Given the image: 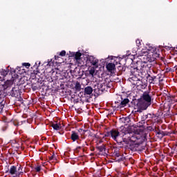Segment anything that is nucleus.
<instances>
[{
	"label": "nucleus",
	"mask_w": 177,
	"mask_h": 177,
	"mask_svg": "<svg viewBox=\"0 0 177 177\" xmlns=\"http://www.w3.org/2000/svg\"><path fill=\"white\" fill-rule=\"evenodd\" d=\"M130 71V73L127 75H129V81L132 84V85H136L140 81V78H142L140 74L143 70L142 68L139 69V66H137L136 68H131Z\"/></svg>",
	"instance_id": "f257e3e1"
},
{
	"label": "nucleus",
	"mask_w": 177,
	"mask_h": 177,
	"mask_svg": "<svg viewBox=\"0 0 177 177\" xmlns=\"http://www.w3.org/2000/svg\"><path fill=\"white\" fill-rule=\"evenodd\" d=\"M148 51L149 53H148L147 55H142L144 63H151L154 62L157 57H160V54L157 53V48L156 47H149Z\"/></svg>",
	"instance_id": "f03ea898"
},
{
	"label": "nucleus",
	"mask_w": 177,
	"mask_h": 177,
	"mask_svg": "<svg viewBox=\"0 0 177 177\" xmlns=\"http://www.w3.org/2000/svg\"><path fill=\"white\" fill-rule=\"evenodd\" d=\"M120 128L122 129V133L127 136V138L126 139H127L129 142H131V143H139V145H142V137H140V136L128 132V129L124 127H121Z\"/></svg>",
	"instance_id": "7ed1b4c3"
},
{
	"label": "nucleus",
	"mask_w": 177,
	"mask_h": 177,
	"mask_svg": "<svg viewBox=\"0 0 177 177\" xmlns=\"http://www.w3.org/2000/svg\"><path fill=\"white\" fill-rule=\"evenodd\" d=\"M111 138L116 142L118 146H120V147H124V144H122V142H125V138H122L121 136V134L120 133V131L115 129H113L111 130Z\"/></svg>",
	"instance_id": "20e7f679"
},
{
	"label": "nucleus",
	"mask_w": 177,
	"mask_h": 177,
	"mask_svg": "<svg viewBox=\"0 0 177 177\" xmlns=\"http://www.w3.org/2000/svg\"><path fill=\"white\" fill-rule=\"evenodd\" d=\"M133 102L134 103V107L137 109L138 113H142L143 110H147V108L149 106H151L150 104L146 102L142 99L135 100H133Z\"/></svg>",
	"instance_id": "39448f33"
},
{
	"label": "nucleus",
	"mask_w": 177,
	"mask_h": 177,
	"mask_svg": "<svg viewBox=\"0 0 177 177\" xmlns=\"http://www.w3.org/2000/svg\"><path fill=\"white\" fill-rule=\"evenodd\" d=\"M5 174H8L11 175V176L20 177V176L23 175L24 172L18 171L17 167L15 165L10 166L7 164L4 167Z\"/></svg>",
	"instance_id": "423d86ee"
},
{
	"label": "nucleus",
	"mask_w": 177,
	"mask_h": 177,
	"mask_svg": "<svg viewBox=\"0 0 177 177\" xmlns=\"http://www.w3.org/2000/svg\"><path fill=\"white\" fill-rule=\"evenodd\" d=\"M125 143V145L123 147L124 148L125 150H128L129 151L131 150V151H137L138 148L140 145L139 143H135V142H131L130 141L128 140V139L125 138V141H122V145H124Z\"/></svg>",
	"instance_id": "0eeeda50"
},
{
	"label": "nucleus",
	"mask_w": 177,
	"mask_h": 177,
	"mask_svg": "<svg viewBox=\"0 0 177 177\" xmlns=\"http://www.w3.org/2000/svg\"><path fill=\"white\" fill-rule=\"evenodd\" d=\"M140 99L151 105L152 95L150 92L145 91Z\"/></svg>",
	"instance_id": "6e6552de"
},
{
	"label": "nucleus",
	"mask_w": 177,
	"mask_h": 177,
	"mask_svg": "<svg viewBox=\"0 0 177 177\" xmlns=\"http://www.w3.org/2000/svg\"><path fill=\"white\" fill-rule=\"evenodd\" d=\"M86 64H91V66H95L97 67V63H99V59H96L95 57L90 55L86 58Z\"/></svg>",
	"instance_id": "1a4fd4ad"
},
{
	"label": "nucleus",
	"mask_w": 177,
	"mask_h": 177,
	"mask_svg": "<svg viewBox=\"0 0 177 177\" xmlns=\"http://www.w3.org/2000/svg\"><path fill=\"white\" fill-rule=\"evenodd\" d=\"M137 89L142 91V89H146L147 88V80H140L136 84Z\"/></svg>",
	"instance_id": "9d476101"
},
{
	"label": "nucleus",
	"mask_w": 177,
	"mask_h": 177,
	"mask_svg": "<svg viewBox=\"0 0 177 177\" xmlns=\"http://www.w3.org/2000/svg\"><path fill=\"white\" fill-rule=\"evenodd\" d=\"M135 67L129 66L127 67L125 66H118L119 71L121 72L122 74H127V75L130 73L132 68H134Z\"/></svg>",
	"instance_id": "9b49d317"
},
{
	"label": "nucleus",
	"mask_w": 177,
	"mask_h": 177,
	"mask_svg": "<svg viewBox=\"0 0 177 177\" xmlns=\"http://www.w3.org/2000/svg\"><path fill=\"white\" fill-rule=\"evenodd\" d=\"M10 95L12 97H20L21 96V91L19 87H13L11 90Z\"/></svg>",
	"instance_id": "f8f14e48"
},
{
	"label": "nucleus",
	"mask_w": 177,
	"mask_h": 177,
	"mask_svg": "<svg viewBox=\"0 0 177 177\" xmlns=\"http://www.w3.org/2000/svg\"><path fill=\"white\" fill-rule=\"evenodd\" d=\"M71 139L73 142H77V140H80V135L78 133L73 131H71Z\"/></svg>",
	"instance_id": "ddd939ff"
},
{
	"label": "nucleus",
	"mask_w": 177,
	"mask_h": 177,
	"mask_svg": "<svg viewBox=\"0 0 177 177\" xmlns=\"http://www.w3.org/2000/svg\"><path fill=\"white\" fill-rule=\"evenodd\" d=\"M12 85H13L12 80H7L3 84V90L9 89V88H12Z\"/></svg>",
	"instance_id": "4468645a"
},
{
	"label": "nucleus",
	"mask_w": 177,
	"mask_h": 177,
	"mask_svg": "<svg viewBox=\"0 0 177 177\" xmlns=\"http://www.w3.org/2000/svg\"><path fill=\"white\" fill-rule=\"evenodd\" d=\"M121 100H119L120 102V107H125L127 104L129 103V99L128 98H124L122 99V97H120Z\"/></svg>",
	"instance_id": "2eb2a0df"
},
{
	"label": "nucleus",
	"mask_w": 177,
	"mask_h": 177,
	"mask_svg": "<svg viewBox=\"0 0 177 177\" xmlns=\"http://www.w3.org/2000/svg\"><path fill=\"white\" fill-rule=\"evenodd\" d=\"M106 69L109 73H111L115 70V64L114 63H109L106 64Z\"/></svg>",
	"instance_id": "dca6fc26"
},
{
	"label": "nucleus",
	"mask_w": 177,
	"mask_h": 177,
	"mask_svg": "<svg viewBox=\"0 0 177 177\" xmlns=\"http://www.w3.org/2000/svg\"><path fill=\"white\" fill-rule=\"evenodd\" d=\"M93 92V88L91 86H88L84 88V95H92Z\"/></svg>",
	"instance_id": "f3484780"
},
{
	"label": "nucleus",
	"mask_w": 177,
	"mask_h": 177,
	"mask_svg": "<svg viewBox=\"0 0 177 177\" xmlns=\"http://www.w3.org/2000/svg\"><path fill=\"white\" fill-rule=\"evenodd\" d=\"M123 147H120V146L118 147H115L114 148V151H113V156L114 157H121V153H120V149H122Z\"/></svg>",
	"instance_id": "a211bd4d"
},
{
	"label": "nucleus",
	"mask_w": 177,
	"mask_h": 177,
	"mask_svg": "<svg viewBox=\"0 0 177 177\" xmlns=\"http://www.w3.org/2000/svg\"><path fill=\"white\" fill-rule=\"evenodd\" d=\"M59 56H61L62 57H63L64 56H66V50H63L60 53H57V55L55 56V60L59 59Z\"/></svg>",
	"instance_id": "6ab92c4d"
},
{
	"label": "nucleus",
	"mask_w": 177,
	"mask_h": 177,
	"mask_svg": "<svg viewBox=\"0 0 177 177\" xmlns=\"http://www.w3.org/2000/svg\"><path fill=\"white\" fill-rule=\"evenodd\" d=\"M61 124H57V123H56V124H55V123H53L52 124H51V127H52V128H53V129H55V131H60V129H61Z\"/></svg>",
	"instance_id": "aec40b11"
},
{
	"label": "nucleus",
	"mask_w": 177,
	"mask_h": 177,
	"mask_svg": "<svg viewBox=\"0 0 177 177\" xmlns=\"http://www.w3.org/2000/svg\"><path fill=\"white\" fill-rule=\"evenodd\" d=\"M114 160L116 162H122L125 161L126 158L124 156H123V155H120V157H115Z\"/></svg>",
	"instance_id": "412c9836"
},
{
	"label": "nucleus",
	"mask_w": 177,
	"mask_h": 177,
	"mask_svg": "<svg viewBox=\"0 0 177 177\" xmlns=\"http://www.w3.org/2000/svg\"><path fill=\"white\" fill-rule=\"evenodd\" d=\"M96 149L100 152L102 153V151H106V145H102L101 146H98L96 147Z\"/></svg>",
	"instance_id": "4be33fe9"
},
{
	"label": "nucleus",
	"mask_w": 177,
	"mask_h": 177,
	"mask_svg": "<svg viewBox=\"0 0 177 177\" xmlns=\"http://www.w3.org/2000/svg\"><path fill=\"white\" fill-rule=\"evenodd\" d=\"M5 101H1L0 102V114H2V112L3 111V107H5Z\"/></svg>",
	"instance_id": "5701e85b"
},
{
	"label": "nucleus",
	"mask_w": 177,
	"mask_h": 177,
	"mask_svg": "<svg viewBox=\"0 0 177 177\" xmlns=\"http://www.w3.org/2000/svg\"><path fill=\"white\" fill-rule=\"evenodd\" d=\"M81 56H82V54L80 52H76L75 54V60H80Z\"/></svg>",
	"instance_id": "b1692460"
},
{
	"label": "nucleus",
	"mask_w": 177,
	"mask_h": 177,
	"mask_svg": "<svg viewBox=\"0 0 177 177\" xmlns=\"http://www.w3.org/2000/svg\"><path fill=\"white\" fill-rule=\"evenodd\" d=\"M75 91H77L80 92L81 91V84L79 82H77L75 85Z\"/></svg>",
	"instance_id": "393cba45"
},
{
	"label": "nucleus",
	"mask_w": 177,
	"mask_h": 177,
	"mask_svg": "<svg viewBox=\"0 0 177 177\" xmlns=\"http://www.w3.org/2000/svg\"><path fill=\"white\" fill-rule=\"evenodd\" d=\"M147 118H149V115H143L141 117V124H145V122L146 121V120H147Z\"/></svg>",
	"instance_id": "a878e982"
},
{
	"label": "nucleus",
	"mask_w": 177,
	"mask_h": 177,
	"mask_svg": "<svg viewBox=\"0 0 177 177\" xmlns=\"http://www.w3.org/2000/svg\"><path fill=\"white\" fill-rule=\"evenodd\" d=\"M147 79L148 80L149 84H153V82H154V80L153 79V76L150 75V74L147 75Z\"/></svg>",
	"instance_id": "bb28decb"
},
{
	"label": "nucleus",
	"mask_w": 177,
	"mask_h": 177,
	"mask_svg": "<svg viewBox=\"0 0 177 177\" xmlns=\"http://www.w3.org/2000/svg\"><path fill=\"white\" fill-rule=\"evenodd\" d=\"M160 135L162 137L168 136V135H172V132L160 131Z\"/></svg>",
	"instance_id": "cd10ccee"
},
{
	"label": "nucleus",
	"mask_w": 177,
	"mask_h": 177,
	"mask_svg": "<svg viewBox=\"0 0 177 177\" xmlns=\"http://www.w3.org/2000/svg\"><path fill=\"white\" fill-rule=\"evenodd\" d=\"M88 74H90V75H91V77H94V75H95V68L94 67L91 68V69L88 71Z\"/></svg>",
	"instance_id": "c85d7f7f"
},
{
	"label": "nucleus",
	"mask_w": 177,
	"mask_h": 177,
	"mask_svg": "<svg viewBox=\"0 0 177 177\" xmlns=\"http://www.w3.org/2000/svg\"><path fill=\"white\" fill-rule=\"evenodd\" d=\"M103 86H106L104 83V84H100L97 86V88L101 90V92H103V91H104V89H105L104 88H103Z\"/></svg>",
	"instance_id": "c756f323"
},
{
	"label": "nucleus",
	"mask_w": 177,
	"mask_h": 177,
	"mask_svg": "<svg viewBox=\"0 0 177 177\" xmlns=\"http://www.w3.org/2000/svg\"><path fill=\"white\" fill-rule=\"evenodd\" d=\"M9 73V70L8 68H6V70H3L1 75H3L4 77H6V75H8Z\"/></svg>",
	"instance_id": "7c9ffc66"
},
{
	"label": "nucleus",
	"mask_w": 177,
	"mask_h": 177,
	"mask_svg": "<svg viewBox=\"0 0 177 177\" xmlns=\"http://www.w3.org/2000/svg\"><path fill=\"white\" fill-rule=\"evenodd\" d=\"M94 92L97 95H100V93H102V90L97 87V88L94 89Z\"/></svg>",
	"instance_id": "2f4dec72"
},
{
	"label": "nucleus",
	"mask_w": 177,
	"mask_h": 177,
	"mask_svg": "<svg viewBox=\"0 0 177 177\" xmlns=\"http://www.w3.org/2000/svg\"><path fill=\"white\" fill-rule=\"evenodd\" d=\"M142 41L140 39H137L136 41V46L139 48V46H140V45H142Z\"/></svg>",
	"instance_id": "473e14b6"
},
{
	"label": "nucleus",
	"mask_w": 177,
	"mask_h": 177,
	"mask_svg": "<svg viewBox=\"0 0 177 177\" xmlns=\"http://www.w3.org/2000/svg\"><path fill=\"white\" fill-rule=\"evenodd\" d=\"M147 115H148V118H156V114H154V113H153V114L148 113Z\"/></svg>",
	"instance_id": "72a5a7b5"
},
{
	"label": "nucleus",
	"mask_w": 177,
	"mask_h": 177,
	"mask_svg": "<svg viewBox=\"0 0 177 177\" xmlns=\"http://www.w3.org/2000/svg\"><path fill=\"white\" fill-rule=\"evenodd\" d=\"M22 66H24V67H26V68H28V67H30L31 64L30 63H23Z\"/></svg>",
	"instance_id": "f704fd0d"
},
{
	"label": "nucleus",
	"mask_w": 177,
	"mask_h": 177,
	"mask_svg": "<svg viewBox=\"0 0 177 177\" xmlns=\"http://www.w3.org/2000/svg\"><path fill=\"white\" fill-rule=\"evenodd\" d=\"M52 160H56V155L55 153L49 158V161H52Z\"/></svg>",
	"instance_id": "c9c22d12"
},
{
	"label": "nucleus",
	"mask_w": 177,
	"mask_h": 177,
	"mask_svg": "<svg viewBox=\"0 0 177 177\" xmlns=\"http://www.w3.org/2000/svg\"><path fill=\"white\" fill-rule=\"evenodd\" d=\"M38 73H39V71L37 70V71H33V73H32V77H36L35 75H37V74H38Z\"/></svg>",
	"instance_id": "e433bc0d"
},
{
	"label": "nucleus",
	"mask_w": 177,
	"mask_h": 177,
	"mask_svg": "<svg viewBox=\"0 0 177 177\" xmlns=\"http://www.w3.org/2000/svg\"><path fill=\"white\" fill-rule=\"evenodd\" d=\"M109 136L111 137V131H107V132L105 133V137H106V138H109Z\"/></svg>",
	"instance_id": "4c0bfd02"
},
{
	"label": "nucleus",
	"mask_w": 177,
	"mask_h": 177,
	"mask_svg": "<svg viewBox=\"0 0 177 177\" xmlns=\"http://www.w3.org/2000/svg\"><path fill=\"white\" fill-rule=\"evenodd\" d=\"M35 171H36V172H40L41 171V166H37V167H35Z\"/></svg>",
	"instance_id": "58836bf2"
},
{
	"label": "nucleus",
	"mask_w": 177,
	"mask_h": 177,
	"mask_svg": "<svg viewBox=\"0 0 177 177\" xmlns=\"http://www.w3.org/2000/svg\"><path fill=\"white\" fill-rule=\"evenodd\" d=\"M17 169L18 172H23V167L21 165H19V167Z\"/></svg>",
	"instance_id": "ea45409f"
},
{
	"label": "nucleus",
	"mask_w": 177,
	"mask_h": 177,
	"mask_svg": "<svg viewBox=\"0 0 177 177\" xmlns=\"http://www.w3.org/2000/svg\"><path fill=\"white\" fill-rule=\"evenodd\" d=\"M172 150L174 151L175 154H177V145L174 146Z\"/></svg>",
	"instance_id": "a19ab883"
},
{
	"label": "nucleus",
	"mask_w": 177,
	"mask_h": 177,
	"mask_svg": "<svg viewBox=\"0 0 177 177\" xmlns=\"http://www.w3.org/2000/svg\"><path fill=\"white\" fill-rule=\"evenodd\" d=\"M69 57H75V53L70 52Z\"/></svg>",
	"instance_id": "79ce46f5"
},
{
	"label": "nucleus",
	"mask_w": 177,
	"mask_h": 177,
	"mask_svg": "<svg viewBox=\"0 0 177 177\" xmlns=\"http://www.w3.org/2000/svg\"><path fill=\"white\" fill-rule=\"evenodd\" d=\"M12 123L15 127H17V125H19V122L17 120H14Z\"/></svg>",
	"instance_id": "37998d69"
},
{
	"label": "nucleus",
	"mask_w": 177,
	"mask_h": 177,
	"mask_svg": "<svg viewBox=\"0 0 177 177\" xmlns=\"http://www.w3.org/2000/svg\"><path fill=\"white\" fill-rule=\"evenodd\" d=\"M32 91H37V89H38V87L37 86L32 85Z\"/></svg>",
	"instance_id": "c03bdc74"
},
{
	"label": "nucleus",
	"mask_w": 177,
	"mask_h": 177,
	"mask_svg": "<svg viewBox=\"0 0 177 177\" xmlns=\"http://www.w3.org/2000/svg\"><path fill=\"white\" fill-rule=\"evenodd\" d=\"M78 132H83V133H85V132H86V131H85V130H84V129H80L79 130H78Z\"/></svg>",
	"instance_id": "a18cd8bd"
},
{
	"label": "nucleus",
	"mask_w": 177,
	"mask_h": 177,
	"mask_svg": "<svg viewBox=\"0 0 177 177\" xmlns=\"http://www.w3.org/2000/svg\"><path fill=\"white\" fill-rule=\"evenodd\" d=\"M156 135H161V131L158 129V131H156Z\"/></svg>",
	"instance_id": "49530a36"
},
{
	"label": "nucleus",
	"mask_w": 177,
	"mask_h": 177,
	"mask_svg": "<svg viewBox=\"0 0 177 177\" xmlns=\"http://www.w3.org/2000/svg\"><path fill=\"white\" fill-rule=\"evenodd\" d=\"M85 146H88V142H86V141H85L84 143L82 145V147H85Z\"/></svg>",
	"instance_id": "de8ad7c7"
},
{
	"label": "nucleus",
	"mask_w": 177,
	"mask_h": 177,
	"mask_svg": "<svg viewBox=\"0 0 177 177\" xmlns=\"http://www.w3.org/2000/svg\"><path fill=\"white\" fill-rule=\"evenodd\" d=\"M174 154H175V151L173 150L170 153L169 156H171V157H172V156H174Z\"/></svg>",
	"instance_id": "09e8293b"
},
{
	"label": "nucleus",
	"mask_w": 177,
	"mask_h": 177,
	"mask_svg": "<svg viewBox=\"0 0 177 177\" xmlns=\"http://www.w3.org/2000/svg\"><path fill=\"white\" fill-rule=\"evenodd\" d=\"M82 149V147H77L76 150H81Z\"/></svg>",
	"instance_id": "8fccbe9b"
},
{
	"label": "nucleus",
	"mask_w": 177,
	"mask_h": 177,
	"mask_svg": "<svg viewBox=\"0 0 177 177\" xmlns=\"http://www.w3.org/2000/svg\"><path fill=\"white\" fill-rule=\"evenodd\" d=\"M7 129H8V127L5 126L3 127V131H6Z\"/></svg>",
	"instance_id": "3c124183"
},
{
	"label": "nucleus",
	"mask_w": 177,
	"mask_h": 177,
	"mask_svg": "<svg viewBox=\"0 0 177 177\" xmlns=\"http://www.w3.org/2000/svg\"><path fill=\"white\" fill-rule=\"evenodd\" d=\"M77 143L78 145H81V140H77Z\"/></svg>",
	"instance_id": "603ef678"
},
{
	"label": "nucleus",
	"mask_w": 177,
	"mask_h": 177,
	"mask_svg": "<svg viewBox=\"0 0 177 177\" xmlns=\"http://www.w3.org/2000/svg\"><path fill=\"white\" fill-rule=\"evenodd\" d=\"M152 78H153V80L154 81V80H156V78H157V77L156 76H152Z\"/></svg>",
	"instance_id": "864d4df0"
},
{
	"label": "nucleus",
	"mask_w": 177,
	"mask_h": 177,
	"mask_svg": "<svg viewBox=\"0 0 177 177\" xmlns=\"http://www.w3.org/2000/svg\"><path fill=\"white\" fill-rule=\"evenodd\" d=\"M115 59H116V60H117V59H118V60H120V58H118V57H115Z\"/></svg>",
	"instance_id": "5fc2aeb1"
},
{
	"label": "nucleus",
	"mask_w": 177,
	"mask_h": 177,
	"mask_svg": "<svg viewBox=\"0 0 177 177\" xmlns=\"http://www.w3.org/2000/svg\"><path fill=\"white\" fill-rule=\"evenodd\" d=\"M124 121H127V118H123Z\"/></svg>",
	"instance_id": "6e6d98bb"
},
{
	"label": "nucleus",
	"mask_w": 177,
	"mask_h": 177,
	"mask_svg": "<svg viewBox=\"0 0 177 177\" xmlns=\"http://www.w3.org/2000/svg\"><path fill=\"white\" fill-rule=\"evenodd\" d=\"M102 140H100L99 143H102Z\"/></svg>",
	"instance_id": "4d7b16f0"
},
{
	"label": "nucleus",
	"mask_w": 177,
	"mask_h": 177,
	"mask_svg": "<svg viewBox=\"0 0 177 177\" xmlns=\"http://www.w3.org/2000/svg\"><path fill=\"white\" fill-rule=\"evenodd\" d=\"M48 64H50V62H48Z\"/></svg>",
	"instance_id": "13d9d810"
},
{
	"label": "nucleus",
	"mask_w": 177,
	"mask_h": 177,
	"mask_svg": "<svg viewBox=\"0 0 177 177\" xmlns=\"http://www.w3.org/2000/svg\"><path fill=\"white\" fill-rule=\"evenodd\" d=\"M118 62H115V64H118Z\"/></svg>",
	"instance_id": "bf43d9fd"
}]
</instances>
